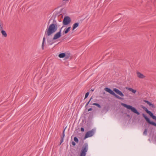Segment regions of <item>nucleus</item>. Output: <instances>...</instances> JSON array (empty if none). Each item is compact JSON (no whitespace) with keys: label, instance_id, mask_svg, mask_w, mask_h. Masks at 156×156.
I'll list each match as a JSON object with an SVG mask.
<instances>
[{"label":"nucleus","instance_id":"35","mask_svg":"<svg viewBox=\"0 0 156 156\" xmlns=\"http://www.w3.org/2000/svg\"><path fill=\"white\" fill-rule=\"evenodd\" d=\"M88 146V144L87 143H85V144H84V146H85V147H86V146Z\"/></svg>","mask_w":156,"mask_h":156},{"label":"nucleus","instance_id":"17","mask_svg":"<svg viewBox=\"0 0 156 156\" xmlns=\"http://www.w3.org/2000/svg\"><path fill=\"white\" fill-rule=\"evenodd\" d=\"M45 38L44 37L43 38L42 43V48L43 49H44V43L45 42Z\"/></svg>","mask_w":156,"mask_h":156},{"label":"nucleus","instance_id":"10","mask_svg":"<svg viewBox=\"0 0 156 156\" xmlns=\"http://www.w3.org/2000/svg\"><path fill=\"white\" fill-rule=\"evenodd\" d=\"M144 101L151 108H155V106L153 104H152L148 101L145 100H144Z\"/></svg>","mask_w":156,"mask_h":156},{"label":"nucleus","instance_id":"37","mask_svg":"<svg viewBox=\"0 0 156 156\" xmlns=\"http://www.w3.org/2000/svg\"><path fill=\"white\" fill-rule=\"evenodd\" d=\"M69 0H62V1L63 2H64V1H68Z\"/></svg>","mask_w":156,"mask_h":156},{"label":"nucleus","instance_id":"7","mask_svg":"<svg viewBox=\"0 0 156 156\" xmlns=\"http://www.w3.org/2000/svg\"><path fill=\"white\" fill-rule=\"evenodd\" d=\"M61 36V33L60 31H59L57 33L54 35L53 38V40H55L59 38Z\"/></svg>","mask_w":156,"mask_h":156},{"label":"nucleus","instance_id":"32","mask_svg":"<svg viewBox=\"0 0 156 156\" xmlns=\"http://www.w3.org/2000/svg\"><path fill=\"white\" fill-rule=\"evenodd\" d=\"M52 20V18H50V19L49 20V21L48 23V25H49V24L50 23V21Z\"/></svg>","mask_w":156,"mask_h":156},{"label":"nucleus","instance_id":"13","mask_svg":"<svg viewBox=\"0 0 156 156\" xmlns=\"http://www.w3.org/2000/svg\"><path fill=\"white\" fill-rule=\"evenodd\" d=\"M126 89L128 90H129V91H131L134 94H135L136 92V90H134L131 88H130V87H126Z\"/></svg>","mask_w":156,"mask_h":156},{"label":"nucleus","instance_id":"23","mask_svg":"<svg viewBox=\"0 0 156 156\" xmlns=\"http://www.w3.org/2000/svg\"><path fill=\"white\" fill-rule=\"evenodd\" d=\"M2 30H3V25L0 21V31H1Z\"/></svg>","mask_w":156,"mask_h":156},{"label":"nucleus","instance_id":"5","mask_svg":"<svg viewBox=\"0 0 156 156\" xmlns=\"http://www.w3.org/2000/svg\"><path fill=\"white\" fill-rule=\"evenodd\" d=\"M71 21L70 18L68 16H65L63 19V23L64 25H67Z\"/></svg>","mask_w":156,"mask_h":156},{"label":"nucleus","instance_id":"4","mask_svg":"<svg viewBox=\"0 0 156 156\" xmlns=\"http://www.w3.org/2000/svg\"><path fill=\"white\" fill-rule=\"evenodd\" d=\"M104 90L107 92L109 93L110 94L114 96L115 97L117 98L123 100V99L121 98L118 95H117L114 92L112 91L111 89L108 87H105Z\"/></svg>","mask_w":156,"mask_h":156},{"label":"nucleus","instance_id":"2","mask_svg":"<svg viewBox=\"0 0 156 156\" xmlns=\"http://www.w3.org/2000/svg\"><path fill=\"white\" fill-rule=\"evenodd\" d=\"M121 105L125 108H127L128 109L131 110L132 112L136 113L137 115H140V112L138 111L135 108L133 107L132 106L123 103H122L121 104Z\"/></svg>","mask_w":156,"mask_h":156},{"label":"nucleus","instance_id":"15","mask_svg":"<svg viewBox=\"0 0 156 156\" xmlns=\"http://www.w3.org/2000/svg\"><path fill=\"white\" fill-rule=\"evenodd\" d=\"M66 56L65 53H61L58 55V57L60 58H63Z\"/></svg>","mask_w":156,"mask_h":156},{"label":"nucleus","instance_id":"12","mask_svg":"<svg viewBox=\"0 0 156 156\" xmlns=\"http://www.w3.org/2000/svg\"><path fill=\"white\" fill-rule=\"evenodd\" d=\"M71 28V27H68L67 28H65L63 31V34H67L70 30Z\"/></svg>","mask_w":156,"mask_h":156},{"label":"nucleus","instance_id":"3","mask_svg":"<svg viewBox=\"0 0 156 156\" xmlns=\"http://www.w3.org/2000/svg\"><path fill=\"white\" fill-rule=\"evenodd\" d=\"M96 130V129L94 128L90 130L87 131L84 136V139H85L93 136L95 134Z\"/></svg>","mask_w":156,"mask_h":156},{"label":"nucleus","instance_id":"31","mask_svg":"<svg viewBox=\"0 0 156 156\" xmlns=\"http://www.w3.org/2000/svg\"><path fill=\"white\" fill-rule=\"evenodd\" d=\"M80 130L82 132H84V129L83 127H81L80 129Z\"/></svg>","mask_w":156,"mask_h":156},{"label":"nucleus","instance_id":"18","mask_svg":"<svg viewBox=\"0 0 156 156\" xmlns=\"http://www.w3.org/2000/svg\"><path fill=\"white\" fill-rule=\"evenodd\" d=\"M92 105H95L97 106L99 108H101V106L100 105H99L98 103H94L92 104Z\"/></svg>","mask_w":156,"mask_h":156},{"label":"nucleus","instance_id":"36","mask_svg":"<svg viewBox=\"0 0 156 156\" xmlns=\"http://www.w3.org/2000/svg\"><path fill=\"white\" fill-rule=\"evenodd\" d=\"M62 27L60 29V30L59 31H60V32H61V31H62V27Z\"/></svg>","mask_w":156,"mask_h":156},{"label":"nucleus","instance_id":"39","mask_svg":"<svg viewBox=\"0 0 156 156\" xmlns=\"http://www.w3.org/2000/svg\"><path fill=\"white\" fill-rule=\"evenodd\" d=\"M91 90L92 91H94V89L93 90L92 89Z\"/></svg>","mask_w":156,"mask_h":156},{"label":"nucleus","instance_id":"30","mask_svg":"<svg viewBox=\"0 0 156 156\" xmlns=\"http://www.w3.org/2000/svg\"><path fill=\"white\" fill-rule=\"evenodd\" d=\"M152 118L156 121V116L154 115Z\"/></svg>","mask_w":156,"mask_h":156},{"label":"nucleus","instance_id":"1","mask_svg":"<svg viewBox=\"0 0 156 156\" xmlns=\"http://www.w3.org/2000/svg\"><path fill=\"white\" fill-rule=\"evenodd\" d=\"M58 27V24L55 18H54L52 23L47 27L44 36H50L57 30Z\"/></svg>","mask_w":156,"mask_h":156},{"label":"nucleus","instance_id":"28","mask_svg":"<svg viewBox=\"0 0 156 156\" xmlns=\"http://www.w3.org/2000/svg\"><path fill=\"white\" fill-rule=\"evenodd\" d=\"M54 43V42L52 41H50L48 42V44L49 45H51Z\"/></svg>","mask_w":156,"mask_h":156},{"label":"nucleus","instance_id":"34","mask_svg":"<svg viewBox=\"0 0 156 156\" xmlns=\"http://www.w3.org/2000/svg\"><path fill=\"white\" fill-rule=\"evenodd\" d=\"M92 110V108H90L89 109H88V111L89 112V111H91Z\"/></svg>","mask_w":156,"mask_h":156},{"label":"nucleus","instance_id":"16","mask_svg":"<svg viewBox=\"0 0 156 156\" xmlns=\"http://www.w3.org/2000/svg\"><path fill=\"white\" fill-rule=\"evenodd\" d=\"M1 33L5 37H6L7 36V34L6 32L4 30H2L1 31Z\"/></svg>","mask_w":156,"mask_h":156},{"label":"nucleus","instance_id":"19","mask_svg":"<svg viewBox=\"0 0 156 156\" xmlns=\"http://www.w3.org/2000/svg\"><path fill=\"white\" fill-rule=\"evenodd\" d=\"M147 114H149L150 116L152 118V117L154 115L150 111H149L147 113Z\"/></svg>","mask_w":156,"mask_h":156},{"label":"nucleus","instance_id":"29","mask_svg":"<svg viewBox=\"0 0 156 156\" xmlns=\"http://www.w3.org/2000/svg\"><path fill=\"white\" fill-rule=\"evenodd\" d=\"M63 140H64V138H61V139L60 140V144L61 143H62L63 142Z\"/></svg>","mask_w":156,"mask_h":156},{"label":"nucleus","instance_id":"14","mask_svg":"<svg viewBox=\"0 0 156 156\" xmlns=\"http://www.w3.org/2000/svg\"><path fill=\"white\" fill-rule=\"evenodd\" d=\"M79 23H74L73 25L72 30H73L79 26Z\"/></svg>","mask_w":156,"mask_h":156},{"label":"nucleus","instance_id":"33","mask_svg":"<svg viewBox=\"0 0 156 156\" xmlns=\"http://www.w3.org/2000/svg\"><path fill=\"white\" fill-rule=\"evenodd\" d=\"M72 144L73 146H75V145H76V143H75V142H74V141H73L72 142Z\"/></svg>","mask_w":156,"mask_h":156},{"label":"nucleus","instance_id":"9","mask_svg":"<svg viewBox=\"0 0 156 156\" xmlns=\"http://www.w3.org/2000/svg\"><path fill=\"white\" fill-rule=\"evenodd\" d=\"M137 77L140 79H143L145 78V76L140 72L137 71L136 73Z\"/></svg>","mask_w":156,"mask_h":156},{"label":"nucleus","instance_id":"21","mask_svg":"<svg viewBox=\"0 0 156 156\" xmlns=\"http://www.w3.org/2000/svg\"><path fill=\"white\" fill-rule=\"evenodd\" d=\"M149 124L156 127V123L154 122L151 121Z\"/></svg>","mask_w":156,"mask_h":156},{"label":"nucleus","instance_id":"8","mask_svg":"<svg viewBox=\"0 0 156 156\" xmlns=\"http://www.w3.org/2000/svg\"><path fill=\"white\" fill-rule=\"evenodd\" d=\"M113 91L116 93L117 94H118L122 97H123L124 96L123 93L121 91L117 88H114L113 89Z\"/></svg>","mask_w":156,"mask_h":156},{"label":"nucleus","instance_id":"11","mask_svg":"<svg viewBox=\"0 0 156 156\" xmlns=\"http://www.w3.org/2000/svg\"><path fill=\"white\" fill-rule=\"evenodd\" d=\"M143 117L145 119L147 122L150 124L151 121H150V119L145 114L143 113L142 114Z\"/></svg>","mask_w":156,"mask_h":156},{"label":"nucleus","instance_id":"25","mask_svg":"<svg viewBox=\"0 0 156 156\" xmlns=\"http://www.w3.org/2000/svg\"><path fill=\"white\" fill-rule=\"evenodd\" d=\"M89 94V92H87L85 94V95L84 98V99L87 98Z\"/></svg>","mask_w":156,"mask_h":156},{"label":"nucleus","instance_id":"22","mask_svg":"<svg viewBox=\"0 0 156 156\" xmlns=\"http://www.w3.org/2000/svg\"><path fill=\"white\" fill-rule=\"evenodd\" d=\"M74 140L75 142L78 143L79 142V140L76 137H75L74 138Z\"/></svg>","mask_w":156,"mask_h":156},{"label":"nucleus","instance_id":"26","mask_svg":"<svg viewBox=\"0 0 156 156\" xmlns=\"http://www.w3.org/2000/svg\"><path fill=\"white\" fill-rule=\"evenodd\" d=\"M147 129H145L144 131V132L143 134L146 135L147 134Z\"/></svg>","mask_w":156,"mask_h":156},{"label":"nucleus","instance_id":"24","mask_svg":"<svg viewBox=\"0 0 156 156\" xmlns=\"http://www.w3.org/2000/svg\"><path fill=\"white\" fill-rule=\"evenodd\" d=\"M66 128V127L65 128V129L63 130V133H62V136L61 137V138H64V137L65 136V130Z\"/></svg>","mask_w":156,"mask_h":156},{"label":"nucleus","instance_id":"6","mask_svg":"<svg viewBox=\"0 0 156 156\" xmlns=\"http://www.w3.org/2000/svg\"><path fill=\"white\" fill-rule=\"evenodd\" d=\"M88 150V147H83L81 151L80 156H86Z\"/></svg>","mask_w":156,"mask_h":156},{"label":"nucleus","instance_id":"27","mask_svg":"<svg viewBox=\"0 0 156 156\" xmlns=\"http://www.w3.org/2000/svg\"><path fill=\"white\" fill-rule=\"evenodd\" d=\"M92 96L91 98L89 100V101L86 104L85 106H87V105H88L89 104L90 101L91 100V99H92Z\"/></svg>","mask_w":156,"mask_h":156},{"label":"nucleus","instance_id":"38","mask_svg":"<svg viewBox=\"0 0 156 156\" xmlns=\"http://www.w3.org/2000/svg\"><path fill=\"white\" fill-rule=\"evenodd\" d=\"M68 58V56L66 57V59Z\"/></svg>","mask_w":156,"mask_h":156},{"label":"nucleus","instance_id":"20","mask_svg":"<svg viewBox=\"0 0 156 156\" xmlns=\"http://www.w3.org/2000/svg\"><path fill=\"white\" fill-rule=\"evenodd\" d=\"M142 108H143L144 110L147 113L149 111L148 109H147V108L144 106H143L142 107Z\"/></svg>","mask_w":156,"mask_h":156}]
</instances>
